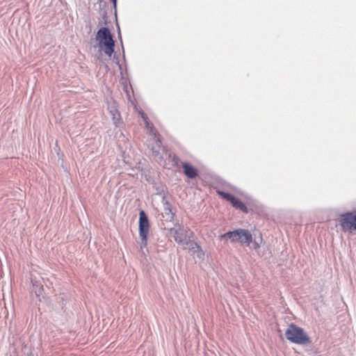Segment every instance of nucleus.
Returning <instances> with one entry per match:
<instances>
[{"instance_id":"nucleus-1","label":"nucleus","mask_w":356,"mask_h":356,"mask_svg":"<svg viewBox=\"0 0 356 356\" xmlns=\"http://www.w3.org/2000/svg\"><path fill=\"white\" fill-rule=\"evenodd\" d=\"M180 235H182V233L179 232V246H182L184 249H188L195 262L203 260L204 252L200 246L192 239L193 238V232L190 230L186 231V238L184 239Z\"/></svg>"},{"instance_id":"nucleus-2","label":"nucleus","mask_w":356,"mask_h":356,"mask_svg":"<svg viewBox=\"0 0 356 356\" xmlns=\"http://www.w3.org/2000/svg\"><path fill=\"white\" fill-rule=\"evenodd\" d=\"M99 42V47L108 56H111L114 52L115 41L110 30L107 27L100 28L96 35Z\"/></svg>"},{"instance_id":"nucleus-3","label":"nucleus","mask_w":356,"mask_h":356,"mask_svg":"<svg viewBox=\"0 0 356 356\" xmlns=\"http://www.w3.org/2000/svg\"><path fill=\"white\" fill-rule=\"evenodd\" d=\"M146 145L149 150L151 152L152 156L156 161H161L163 160L162 154L164 151V148L154 127H151L149 129Z\"/></svg>"},{"instance_id":"nucleus-4","label":"nucleus","mask_w":356,"mask_h":356,"mask_svg":"<svg viewBox=\"0 0 356 356\" xmlns=\"http://www.w3.org/2000/svg\"><path fill=\"white\" fill-rule=\"evenodd\" d=\"M286 339L297 344H307L311 342L309 337L302 328L291 324L285 332Z\"/></svg>"},{"instance_id":"nucleus-5","label":"nucleus","mask_w":356,"mask_h":356,"mask_svg":"<svg viewBox=\"0 0 356 356\" xmlns=\"http://www.w3.org/2000/svg\"><path fill=\"white\" fill-rule=\"evenodd\" d=\"M139 236L141 240L140 248L143 249L147 245V235L149 229L148 217L143 210L139 213Z\"/></svg>"},{"instance_id":"nucleus-6","label":"nucleus","mask_w":356,"mask_h":356,"mask_svg":"<svg viewBox=\"0 0 356 356\" xmlns=\"http://www.w3.org/2000/svg\"><path fill=\"white\" fill-rule=\"evenodd\" d=\"M340 225L344 232H356V211L341 214Z\"/></svg>"},{"instance_id":"nucleus-7","label":"nucleus","mask_w":356,"mask_h":356,"mask_svg":"<svg viewBox=\"0 0 356 356\" xmlns=\"http://www.w3.org/2000/svg\"><path fill=\"white\" fill-rule=\"evenodd\" d=\"M218 193L224 199L229 201L234 207L237 209H240L242 211L247 213L248 209L245 205L237 197L231 195L229 193L223 192V191H218Z\"/></svg>"},{"instance_id":"nucleus-8","label":"nucleus","mask_w":356,"mask_h":356,"mask_svg":"<svg viewBox=\"0 0 356 356\" xmlns=\"http://www.w3.org/2000/svg\"><path fill=\"white\" fill-rule=\"evenodd\" d=\"M243 232H245V229H238L232 232H227L220 236L221 240H230L231 242H239L241 236H246Z\"/></svg>"},{"instance_id":"nucleus-9","label":"nucleus","mask_w":356,"mask_h":356,"mask_svg":"<svg viewBox=\"0 0 356 356\" xmlns=\"http://www.w3.org/2000/svg\"><path fill=\"white\" fill-rule=\"evenodd\" d=\"M182 167L185 175L189 179H193L197 175V170L188 163H182Z\"/></svg>"},{"instance_id":"nucleus-10","label":"nucleus","mask_w":356,"mask_h":356,"mask_svg":"<svg viewBox=\"0 0 356 356\" xmlns=\"http://www.w3.org/2000/svg\"><path fill=\"white\" fill-rule=\"evenodd\" d=\"M32 282V289L31 291L34 293L36 296L40 297L43 291V286L40 282L35 281L33 280H31Z\"/></svg>"},{"instance_id":"nucleus-11","label":"nucleus","mask_w":356,"mask_h":356,"mask_svg":"<svg viewBox=\"0 0 356 356\" xmlns=\"http://www.w3.org/2000/svg\"><path fill=\"white\" fill-rule=\"evenodd\" d=\"M243 233L244 234V235L247 236H245H245H241V238L240 239L239 242L241 244H244L247 246H249L252 240V234L250 232L248 229H245V232Z\"/></svg>"},{"instance_id":"nucleus-12","label":"nucleus","mask_w":356,"mask_h":356,"mask_svg":"<svg viewBox=\"0 0 356 356\" xmlns=\"http://www.w3.org/2000/svg\"><path fill=\"white\" fill-rule=\"evenodd\" d=\"M169 235L173 238L176 242H178V229L176 228H170L169 230Z\"/></svg>"},{"instance_id":"nucleus-13","label":"nucleus","mask_w":356,"mask_h":356,"mask_svg":"<svg viewBox=\"0 0 356 356\" xmlns=\"http://www.w3.org/2000/svg\"><path fill=\"white\" fill-rule=\"evenodd\" d=\"M164 212H165V214L166 216H168V219H170V220L173 219L175 213L172 212V210L170 208L168 204L165 206Z\"/></svg>"},{"instance_id":"nucleus-14","label":"nucleus","mask_w":356,"mask_h":356,"mask_svg":"<svg viewBox=\"0 0 356 356\" xmlns=\"http://www.w3.org/2000/svg\"><path fill=\"white\" fill-rule=\"evenodd\" d=\"M140 114L141 115V118L144 120L145 124V127L147 129L148 132H149L150 127H153V125L149 123V122L148 121L147 117L146 116V115L143 112L140 111Z\"/></svg>"},{"instance_id":"nucleus-15","label":"nucleus","mask_w":356,"mask_h":356,"mask_svg":"<svg viewBox=\"0 0 356 356\" xmlns=\"http://www.w3.org/2000/svg\"><path fill=\"white\" fill-rule=\"evenodd\" d=\"M111 113L113 115V120L114 121V123L115 124V125H117V122H118V120H119V115H120L118 113L117 110H115L114 111H111Z\"/></svg>"},{"instance_id":"nucleus-16","label":"nucleus","mask_w":356,"mask_h":356,"mask_svg":"<svg viewBox=\"0 0 356 356\" xmlns=\"http://www.w3.org/2000/svg\"><path fill=\"white\" fill-rule=\"evenodd\" d=\"M112 4H113V7L115 10V15H116L117 13V0H111Z\"/></svg>"},{"instance_id":"nucleus-17","label":"nucleus","mask_w":356,"mask_h":356,"mask_svg":"<svg viewBox=\"0 0 356 356\" xmlns=\"http://www.w3.org/2000/svg\"><path fill=\"white\" fill-rule=\"evenodd\" d=\"M118 35L119 39L122 41V36H121V33H120V26L118 25Z\"/></svg>"},{"instance_id":"nucleus-18","label":"nucleus","mask_w":356,"mask_h":356,"mask_svg":"<svg viewBox=\"0 0 356 356\" xmlns=\"http://www.w3.org/2000/svg\"><path fill=\"white\" fill-rule=\"evenodd\" d=\"M254 249H257L259 247V244L257 242L254 243Z\"/></svg>"}]
</instances>
